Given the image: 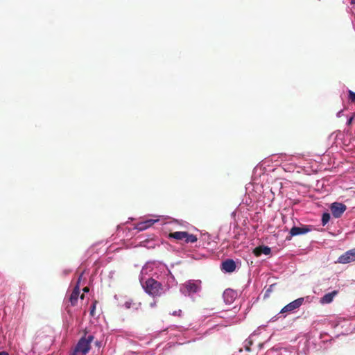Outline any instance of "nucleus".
Listing matches in <instances>:
<instances>
[{
    "label": "nucleus",
    "mask_w": 355,
    "mask_h": 355,
    "mask_svg": "<svg viewBox=\"0 0 355 355\" xmlns=\"http://www.w3.org/2000/svg\"><path fill=\"white\" fill-rule=\"evenodd\" d=\"M144 291L153 297L160 296L164 293L162 284L153 278H148L142 284Z\"/></svg>",
    "instance_id": "obj_1"
},
{
    "label": "nucleus",
    "mask_w": 355,
    "mask_h": 355,
    "mask_svg": "<svg viewBox=\"0 0 355 355\" xmlns=\"http://www.w3.org/2000/svg\"><path fill=\"white\" fill-rule=\"evenodd\" d=\"M94 338V336L92 335L88 336L87 338H81L76 346V352H81L83 355H86L91 349V343Z\"/></svg>",
    "instance_id": "obj_2"
},
{
    "label": "nucleus",
    "mask_w": 355,
    "mask_h": 355,
    "mask_svg": "<svg viewBox=\"0 0 355 355\" xmlns=\"http://www.w3.org/2000/svg\"><path fill=\"white\" fill-rule=\"evenodd\" d=\"M330 209L334 217L340 218L346 210L347 207L343 203L336 202L331 205Z\"/></svg>",
    "instance_id": "obj_3"
},
{
    "label": "nucleus",
    "mask_w": 355,
    "mask_h": 355,
    "mask_svg": "<svg viewBox=\"0 0 355 355\" xmlns=\"http://www.w3.org/2000/svg\"><path fill=\"white\" fill-rule=\"evenodd\" d=\"M355 261V248L349 250L340 255L338 259V263H348Z\"/></svg>",
    "instance_id": "obj_4"
},
{
    "label": "nucleus",
    "mask_w": 355,
    "mask_h": 355,
    "mask_svg": "<svg viewBox=\"0 0 355 355\" xmlns=\"http://www.w3.org/2000/svg\"><path fill=\"white\" fill-rule=\"evenodd\" d=\"M304 298H298L288 304L286 305L280 311L281 313L291 312L297 308H299L303 303Z\"/></svg>",
    "instance_id": "obj_5"
},
{
    "label": "nucleus",
    "mask_w": 355,
    "mask_h": 355,
    "mask_svg": "<svg viewBox=\"0 0 355 355\" xmlns=\"http://www.w3.org/2000/svg\"><path fill=\"white\" fill-rule=\"evenodd\" d=\"M184 286L185 289L187 290V292L189 294L196 293L200 288V281H189V282H187L184 284Z\"/></svg>",
    "instance_id": "obj_6"
},
{
    "label": "nucleus",
    "mask_w": 355,
    "mask_h": 355,
    "mask_svg": "<svg viewBox=\"0 0 355 355\" xmlns=\"http://www.w3.org/2000/svg\"><path fill=\"white\" fill-rule=\"evenodd\" d=\"M82 277V275L79 277L78 282L76 286L74 287L72 293L70 295L69 297V302L71 303V305L74 306L76 305L80 294V288H79V283L80 282Z\"/></svg>",
    "instance_id": "obj_7"
},
{
    "label": "nucleus",
    "mask_w": 355,
    "mask_h": 355,
    "mask_svg": "<svg viewBox=\"0 0 355 355\" xmlns=\"http://www.w3.org/2000/svg\"><path fill=\"white\" fill-rule=\"evenodd\" d=\"M311 230L309 225H302L300 227H293L289 234L291 236H295L297 235L304 234L308 233Z\"/></svg>",
    "instance_id": "obj_8"
},
{
    "label": "nucleus",
    "mask_w": 355,
    "mask_h": 355,
    "mask_svg": "<svg viewBox=\"0 0 355 355\" xmlns=\"http://www.w3.org/2000/svg\"><path fill=\"white\" fill-rule=\"evenodd\" d=\"M223 270L228 272H232L236 269V263L232 259H227L222 263Z\"/></svg>",
    "instance_id": "obj_9"
},
{
    "label": "nucleus",
    "mask_w": 355,
    "mask_h": 355,
    "mask_svg": "<svg viewBox=\"0 0 355 355\" xmlns=\"http://www.w3.org/2000/svg\"><path fill=\"white\" fill-rule=\"evenodd\" d=\"M236 296V293L231 289H226L223 293V298L226 303L231 304Z\"/></svg>",
    "instance_id": "obj_10"
},
{
    "label": "nucleus",
    "mask_w": 355,
    "mask_h": 355,
    "mask_svg": "<svg viewBox=\"0 0 355 355\" xmlns=\"http://www.w3.org/2000/svg\"><path fill=\"white\" fill-rule=\"evenodd\" d=\"M270 252H271L270 248L268 246H264V245L259 246L254 250V254L257 257H259L262 254L268 255L270 253Z\"/></svg>",
    "instance_id": "obj_11"
},
{
    "label": "nucleus",
    "mask_w": 355,
    "mask_h": 355,
    "mask_svg": "<svg viewBox=\"0 0 355 355\" xmlns=\"http://www.w3.org/2000/svg\"><path fill=\"white\" fill-rule=\"evenodd\" d=\"M338 294V291H334L331 293L325 294L321 299L320 302L322 304H329L331 303L334 297Z\"/></svg>",
    "instance_id": "obj_12"
},
{
    "label": "nucleus",
    "mask_w": 355,
    "mask_h": 355,
    "mask_svg": "<svg viewBox=\"0 0 355 355\" xmlns=\"http://www.w3.org/2000/svg\"><path fill=\"white\" fill-rule=\"evenodd\" d=\"M187 232H175L169 234L168 237L176 240H184Z\"/></svg>",
    "instance_id": "obj_13"
},
{
    "label": "nucleus",
    "mask_w": 355,
    "mask_h": 355,
    "mask_svg": "<svg viewBox=\"0 0 355 355\" xmlns=\"http://www.w3.org/2000/svg\"><path fill=\"white\" fill-rule=\"evenodd\" d=\"M141 306V302H135L132 300H130L125 303V306L127 309L133 308L135 309H138Z\"/></svg>",
    "instance_id": "obj_14"
},
{
    "label": "nucleus",
    "mask_w": 355,
    "mask_h": 355,
    "mask_svg": "<svg viewBox=\"0 0 355 355\" xmlns=\"http://www.w3.org/2000/svg\"><path fill=\"white\" fill-rule=\"evenodd\" d=\"M198 241V238L196 235L194 234H189L187 232V236L186 237L184 238V241L187 243H195Z\"/></svg>",
    "instance_id": "obj_15"
},
{
    "label": "nucleus",
    "mask_w": 355,
    "mask_h": 355,
    "mask_svg": "<svg viewBox=\"0 0 355 355\" xmlns=\"http://www.w3.org/2000/svg\"><path fill=\"white\" fill-rule=\"evenodd\" d=\"M330 220V214L329 213H324L322 216V225H325Z\"/></svg>",
    "instance_id": "obj_16"
},
{
    "label": "nucleus",
    "mask_w": 355,
    "mask_h": 355,
    "mask_svg": "<svg viewBox=\"0 0 355 355\" xmlns=\"http://www.w3.org/2000/svg\"><path fill=\"white\" fill-rule=\"evenodd\" d=\"M158 219H149L144 221L146 225L147 226V228L151 227L153 225H154L156 222H158Z\"/></svg>",
    "instance_id": "obj_17"
},
{
    "label": "nucleus",
    "mask_w": 355,
    "mask_h": 355,
    "mask_svg": "<svg viewBox=\"0 0 355 355\" xmlns=\"http://www.w3.org/2000/svg\"><path fill=\"white\" fill-rule=\"evenodd\" d=\"M136 228L139 230V231H143V230H145L147 229V226L146 225L144 221L143 222H141V223H139L137 225V227Z\"/></svg>",
    "instance_id": "obj_18"
},
{
    "label": "nucleus",
    "mask_w": 355,
    "mask_h": 355,
    "mask_svg": "<svg viewBox=\"0 0 355 355\" xmlns=\"http://www.w3.org/2000/svg\"><path fill=\"white\" fill-rule=\"evenodd\" d=\"M96 304H97V301H94L91 306V310H90V315L92 316H94V312H95V309H96Z\"/></svg>",
    "instance_id": "obj_19"
},
{
    "label": "nucleus",
    "mask_w": 355,
    "mask_h": 355,
    "mask_svg": "<svg viewBox=\"0 0 355 355\" xmlns=\"http://www.w3.org/2000/svg\"><path fill=\"white\" fill-rule=\"evenodd\" d=\"M349 98L352 102L355 103V92L349 90Z\"/></svg>",
    "instance_id": "obj_20"
},
{
    "label": "nucleus",
    "mask_w": 355,
    "mask_h": 355,
    "mask_svg": "<svg viewBox=\"0 0 355 355\" xmlns=\"http://www.w3.org/2000/svg\"><path fill=\"white\" fill-rule=\"evenodd\" d=\"M352 121H353V117L352 116V117H350V118L347 120V124L348 125H351V124H352Z\"/></svg>",
    "instance_id": "obj_21"
},
{
    "label": "nucleus",
    "mask_w": 355,
    "mask_h": 355,
    "mask_svg": "<svg viewBox=\"0 0 355 355\" xmlns=\"http://www.w3.org/2000/svg\"><path fill=\"white\" fill-rule=\"evenodd\" d=\"M180 313H181V310H179V311H174V312L173 313V315H179Z\"/></svg>",
    "instance_id": "obj_22"
},
{
    "label": "nucleus",
    "mask_w": 355,
    "mask_h": 355,
    "mask_svg": "<svg viewBox=\"0 0 355 355\" xmlns=\"http://www.w3.org/2000/svg\"><path fill=\"white\" fill-rule=\"evenodd\" d=\"M89 291V288H88V287H85V288H83V291H84L85 293H87V292H88Z\"/></svg>",
    "instance_id": "obj_23"
},
{
    "label": "nucleus",
    "mask_w": 355,
    "mask_h": 355,
    "mask_svg": "<svg viewBox=\"0 0 355 355\" xmlns=\"http://www.w3.org/2000/svg\"><path fill=\"white\" fill-rule=\"evenodd\" d=\"M245 350H246V351H248V352H250V346H249V345L245 346Z\"/></svg>",
    "instance_id": "obj_24"
},
{
    "label": "nucleus",
    "mask_w": 355,
    "mask_h": 355,
    "mask_svg": "<svg viewBox=\"0 0 355 355\" xmlns=\"http://www.w3.org/2000/svg\"><path fill=\"white\" fill-rule=\"evenodd\" d=\"M0 355H8V354L6 352H1Z\"/></svg>",
    "instance_id": "obj_25"
},
{
    "label": "nucleus",
    "mask_w": 355,
    "mask_h": 355,
    "mask_svg": "<svg viewBox=\"0 0 355 355\" xmlns=\"http://www.w3.org/2000/svg\"><path fill=\"white\" fill-rule=\"evenodd\" d=\"M350 3L352 5H355V0H350Z\"/></svg>",
    "instance_id": "obj_26"
},
{
    "label": "nucleus",
    "mask_w": 355,
    "mask_h": 355,
    "mask_svg": "<svg viewBox=\"0 0 355 355\" xmlns=\"http://www.w3.org/2000/svg\"><path fill=\"white\" fill-rule=\"evenodd\" d=\"M77 352L74 349V351L70 355H76Z\"/></svg>",
    "instance_id": "obj_27"
},
{
    "label": "nucleus",
    "mask_w": 355,
    "mask_h": 355,
    "mask_svg": "<svg viewBox=\"0 0 355 355\" xmlns=\"http://www.w3.org/2000/svg\"><path fill=\"white\" fill-rule=\"evenodd\" d=\"M248 344H249V346L252 345V340L248 341Z\"/></svg>",
    "instance_id": "obj_28"
},
{
    "label": "nucleus",
    "mask_w": 355,
    "mask_h": 355,
    "mask_svg": "<svg viewBox=\"0 0 355 355\" xmlns=\"http://www.w3.org/2000/svg\"><path fill=\"white\" fill-rule=\"evenodd\" d=\"M80 298H81V299H83V298H84V294H83V295L80 296Z\"/></svg>",
    "instance_id": "obj_29"
}]
</instances>
